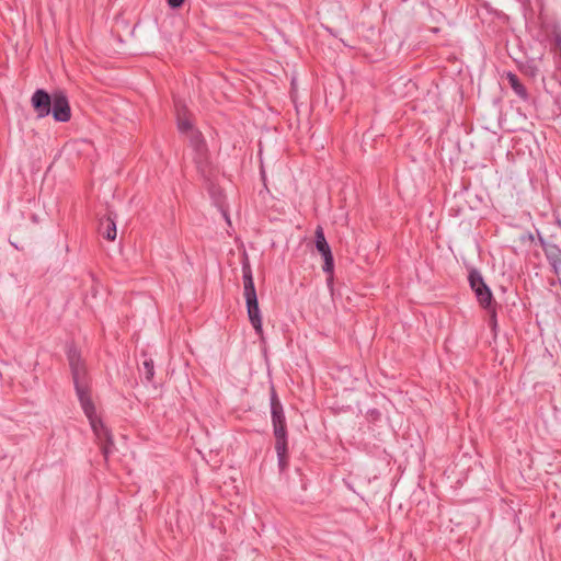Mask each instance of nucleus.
Returning <instances> with one entry per match:
<instances>
[{"instance_id": "f257e3e1", "label": "nucleus", "mask_w": 561, "mask_h": 561, "mask_svg": "<svg viewBox=\"0 0 561 561\" xmlns=\"http://www.w3.org/2000/svg\"><path fill=\"white\" fill-rule=\"evenodd\" d=\"M31 105L37 118H45L51 114L57 123H67L71 119L70 103L62 90H55L50 94L45 89H37L31 98Z\"/></svg>"}, {"instance_id": "f03ea898", "label": "nucleus", "mask_w": 561, "mask_h": 561, "mask_svg": "<svg viewBox=\"0 0 561 561\" xmlns=\"http://www.w3.org/2000/svg\"><path fill=\"white\" fill-rule=\"evenodd\" d=\"M66 355L79 402L82 403L85 400H90V377L85 362L82 359L80 351L73 343H68L66 345Z\"/></svg>"}, {"instance_id": "7ed1b4c3", "label": "nucleus", "mask_w": 561, "mask_h": 561, "mask_svg": "<svg viewBox=\"0 0 561 561\" xmlns=\"http://www.w3.org/2000/svg\"><path fill=\"white\" fill-rule=\"evenodd\" d=\"M85 416L88 417L91 428L101 445V451L105 459H107L108 455L114 449V439L108 427L103 423V421L96 415V409L92 401L85 400L80 403Z\"/></svg>"}, {"instance_id": "20e7f679", "label": "nucleus", "mask_w": 561, "mask_h": 561, "mask_svg": "<svg viewBox=\"0 0 561 561\" xmlns=\"http://www.w3.org/2000/svg\"><path fill=\"white\" fill-rule=\"evenodd\" d=\"M468 280L471 289L476 294V297L480 306L485 310H490L491 307L494 305V298L490 287L485 284L481 273L478 270L472 268L469 272Z\"/></svg>"}, {"instance_id": "39448f33", "label": "nucleus", "mask_w": 561, "mask_h": 561, "mask_svg": "<svg viewBox=\"0 0 561 561\" xmlns=\"http://www.w3.org/2000/svg\"><path fill=\"white\" fill-rule=\"evenodd\" d=\"M190 144L196 152L195 163L201 173L204 174V167L206 164L207 147L201 131L194 130L190 136Z\"/></svg>"}, {"instance_id": "423d86ee", "label": "nucleus", "mask_w": 561, "mask_h": 561, "mask_svg": "<svg viewBox=\"0 0 561 561\" xmlns=\"http://www.w3.org/2000/svg\"><path fill=\"white\" fill-rule=\"evenodd\" d=\"M538 239L540 242V245L545 252V255L550 263V265L553 267V271L558 274L559 273V266L561 265V249L559 245L546 241L540 233L538 232Z\"/></svg>"}, {"instance_id": "0eeeda50", "label": "nucleus", "mask_w": 561, "mask_h": 561, "mask_svg": "<svg viewBox=\"0 0 561 561\" xmlns=\"http://www.w3.org/2000/svg\"><path fill=\"white\" fill-rule=\"evenodd\" d=\"M116 215L107 210L106 215L99 219V233L108 241L116 238Z\"/></svg>"}, {"instance_id": "6e6552de", "label": "nucleus", "mask_w": 561, "mask_h": 561, "mask_svg": "<svg viewBox=\"0 0 561 561\" xmlns=\"http://www.w3.org/2000/svg\"><path fill=\"white\" fill-rule=\"evenodd\" d=\"M245 306H247L248 317H249V320H250L253 329L255 330L257 335L262 336L263 335L262 317H261L257 298L245 300Z\"/></svg>"}, {"instance_id": "1a4fd4ad", "label": "nucleus", "mask_w": 561, "mask_h": 561, "mask_svg": "<svg viewBox=\"0 0 561 561\" xmlns=\"http://www.w3.org/2000/svg\"><path fill=\"white\" fill-rule=\"evenodd\" d=\"M270 405H271V415H272V424H284L286 423L285 414L283 405L279 401L277 392L274 386L271 387L270 393Z\"/></svg>"}, {"instance_id": "9d476101", "label": "nucleus", "mask_w": 561, "mask_h": 561, "mask_svg": "<svg viewBox=\"0 0 561 561\" xmlns=\"http://www.w3.org/2000/svg\"><path fill=\"white\" fill-rule=\"evenodd\" d=\"M506 78L508 80V83L513 91L524 101H527L529 98V94L527 92L526 87L520 82L517 75L513 72H507Z\"/></svg>"}, {"instance_id": "9b49d317", "label": "nucleus", "mask_w": 561, "mask_h": 561, "mask_svg": "<svg viewBox=\"0 0 561 561\" xmlns=\"http://www.w3.org/2000/svg\"><path fill=\"white\" fill-rule=\"evenodd\" d=\"M273 432L275 436V449H282L283 447H288L287 443V426L284 424H274Z\"/></svg>"}, {"instance_id": "f8f14e48", "label": "nucleus", "mask_w": 561, "mask_h": 561, "mask_svg": "<svg viewBox=\"0 0 561 561\" xmlns=\"http://www.w3.org/2000/svg\"><path fill=\"white\" fill-rule=\"evenodd\" d=\"M175 107H176V112H178V128L181 133H188V131H194L193 130V125L190 121L188 117H186L185 115H182L181 114V111L185 110V106L183 104H180V102H175Z\"/></svg>"}, {"instance_id": "ddd939ff", "label": "nucleus", "mask_w": 561, "mask_h": 561, "mask_svg": "<svg viewBox=\"0 0 561 561\" xmlns=\"http://www.w3.org/2000/svg\"><path fill=\"white\" fill-rule=\"evenodd\" d=\"M314 244H316L317 251L320 254L331 249L330 244L328 243V241L325 239L323 229L320 226L316 229Z\"/></svg>"}, {"instance_id": "4468645a", "label": "nucleus", "mask_w": 561, "mask_h": 561, "mask_svg": "<svg viewBox=\"0 0 561 561\" xmlns=\"http://www.w3.org/2000/svg\"><path fill=\"white\" fill-rule=\"evenodd\" d=\"M275 450L277 454L279 470L283 472L288 467V447H283V450L282 449H275Z\"/></svg>"}, {"instance_id": "2eb2a0df", "label": "nucleus", "mask_w": 561, "mask_h": 561, "mask_svg": "<svg viewBox=\"0 0 561 561\" xmlns=\"http://www.w3.org/2000/svg\"><path fill=\"white\" fill-rule=\"evenodd\" d=\"M142 370L147 382H151L154 376V366L151 358L145 359L142 363Z\"/></svg>"}, {"instance_id": "dca6fc26", "label": "nucleus", "mask_w": 561, "mask_h": 561, "mask_svg": "<svg viewBox=\"0 0 561 561\" xmlns=\"http://www.w3.org/2000/svg\"><path fill=\"white\" fill-rule=\"evenodd\" d=\"M322 271L328 275V283H333V273H334V259H327L323 261Z\"/></svg>"}, {"instance_id": "f3484780", "label": "nucleus", "mask_w": 561, "mask_h": 561, "mask_svg": "<svg viewBox=\"0 0 561 561\" xmlns=\"http://www.w3.org/2000/svg\"><path fill=\"white\" fill-rule=\"evenodd\" d=\"M242 278H243V285L254 283L252 268L250 266L248 259H245V261H243V263H242Z\"/></svg>"}, {"instance_id": "a211bd4d", "label": "nucleus", "mask_w": 561, "mask_h": 561, "mask_svg": "<svg viewBox=\"0 0 561 561\" xmlns=\"http://www.w3.org/2000/svg\"><path fill=\"white\" fill-rule=\"evenodd\" d=\"M243 294H244L245 300L257 298L254 283L253 284H244L243 285Z\"/></svg>"}, {"instance_id": "6ab92c4d", "label": "nucleus", "mask_w": 561, "mask_h": 561, "mask_svg": "<svg viewBox=\"0 0 561 561\" xmlns=\"http://www.w3.org/2000/svg\"><path fill=\"white\" fill-rule=\"evenodd\" d=\"M185 0H167V3L170 9L176 10L180 9L184 4Z\"/></svg>"}, {"instance_id": "aec40b11", "label": "nucleus", "mask_w": 561, "mask_h": 561, "mask_svg": "<svg viewBox=\"0 0 561 561\" xmlns=\"http://www.w3.org/2000/svg\"><path fill=\"white\" fill-rule=\"evenodd\" d=\"M488 311L490 312V323L493 325V328H495L496 327V311H495L494 305Z\"/></svg>"}, {"instance_id": "412c9836", "label": "nucleus", "mask_w": 561, "mask_h": 561, "mask_svg": "<svg viewBox=\"0 0 561 561\" xmlns=\"http://www.w3.org/2000/svg\"><path fill=\"white\" fill-rule=\"evenodd\" d=\"M520 240L523 242H525L526 240L529 241V242H534L535 238H534V234L528 232V233H525L520 237Z\"/></svg>"}, {"instance_id": "4be33fe9", "label": "nucleus", "mask_w": 561, "mask_h": 561, "mask_svg": "<svg viewBox=\"0 0 561 561\" xmlns=\"http://www.w3.org/2000/svg\"><path fill=\"white\" fill-rule=\"evenodd\" d=\"M554 43H556V45H557V47L559 48L560 54H561V34H556V36H554Z\"/></svg>"}, {"instance_id": "5701e85b", "label": "nucleus", "mask_w": 561, "mask_h": 561, "mask_svg": "<svg viewBox=\"0 0 561 561\" xmlns=\"http://www.w3.org/2000/svg\"><path fill=\"white\" fill-rule=\"evenodd\" d=\"M321 256L323 257V261L327 260V259L333 257L331 249L325 251V252H323V253H321Z\"/></svg>"}]
</instances>
